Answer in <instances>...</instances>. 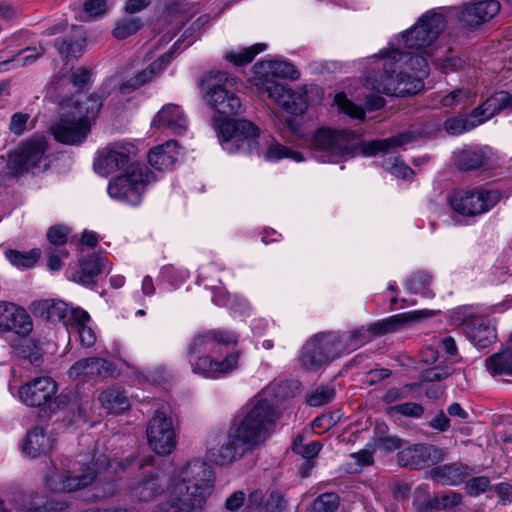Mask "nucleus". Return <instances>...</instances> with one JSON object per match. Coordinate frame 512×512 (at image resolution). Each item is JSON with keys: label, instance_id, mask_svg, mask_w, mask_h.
I'll list each match as a JSON object with an SVG mask.
<instances>
[{"label": "nucleus", "instance_id": "nucleus-10", "mask_svg": "<svg viewBox=\"0 0 512 512\" xmlns=\"http://www.w3.org/2000/svg\"><path fill=\"white\" fill-rule=\"evenodd\" d=\"M501 198L498 190H466L455 192L449 197L452 209L464 216H476L493 208Z\"/></svg>", "mask_w": 512, "mask_h": 512}, {"label": "nucleus", "instance_id": "nucleus-47", "mask_svg": "<svg viewBox=\"0 0 512 512\" xmlns=\"http://www.w3.org/2000/svg\"><path fill=\"white\" fill-rule=\"evenodd\" d=\"M384 411L392 419H399L400 417L418 419L423 416L424 407L415 402H403L394 406H387Z\"/></svg>", "mask_w": 512, "mask_h": 512}, {"label": "nucleus", "instance_id": "nucleus-33", "mask_svg": "<svg viewBox=\"0 0 512 512\" xmlns=\"http://www.w3.org/2000/svg\"><path fill=\"white\" fill-rule=\"evenodd\" d=\"M9 345L18 357L28 360L33 366L38 367L42 363L39 340L29 338V335H16L9 341Z\"/></svg>", "mask_w": 512, "mask_h": 512}, {"label": "nucleus", "instance_id": "nucleus-34", "mask_svg": "<svg viewBox=\"0 0 512 512\" xmlns=\"http://www.w3.org/2000/svg\"><path fill=\"white\" fill-rule=\"evenodd\" d=\"M416 139V134L412 131L401 132L397 135L366 142L362 146V152L366 156H374L379 152H386L391 148L401 147Z\"/></svg>", "mask_w": 512, "mask_h": 512}, {"label": "nucleus", "instance_id": "nucleus-11", "mask_svg": "<svg viewBox=\"0 0 512 512\" xmlns=\"http://www.w3.org/2000/svg\"><path fill=\"white\" fill-rule=\"evenodd\" d=\"M444 17L436 12L425 13L418 22L402 34L404 45L409 49H423L434 43L444 29Z\"/></svg>", "mask_w": 512, "mask_h": 512}, {"label": "nucleus", "instance_id": "nucleus-35", "mask_svg": "<svg viewBox=\"0 0 512 512\" xmlns=\"http://www.w3.org/2000/svg\"><path fill=\"white\" fill-rule=\"evenodd\" d=\"M256 74L261 75L258 79L286 78L296 80L299 72L296 67L286 61H268L255 65Z\"/></svg>", "mask_w": 512, "mask_h": 512}, {"label": "nucleus", "instance_id": "nucleus-55", "mask_svg": "<svg viewBox=\"0 0 512 512\" xmlns=\"http://www.w3.org/2000/svg\"><path fill=\"white\" fill-rule=\"evenodd\" d=\"M335 397V389L332 386L321 385L315 388L307 397V404L311 407H319L330 403Z\"/></svg>", "mask_w": 512, "mask_h": 512}, {"label": "nucleus", "instance_id": "nucleus-43", "mask_svg": "<svg viewBox=\"0 0 512 512\" xmlns=\"http://www.w3.org/2000/svg\"><path fill=\"white\" fill-rule=\"evenodd\" d=\"M314 340L319 344V348L325 355V358H327V362L345 353L344 344L341 342V337L337 333L328 332L318 334L314 337Z\"/></svg>", "mask_w": 512, "mask_h": 512}, {"label": "nucleus", "instance_id": "nucleus-45", "mask_svg": "<svg viewBox=\"0 0 512 512\" xmlns=\"http://www.w3.org/2000/svg\"><path fill=\"white\" fill-rule=\"evenodd\" d=\"M300 361L302 366L308 370L317 369L321 365L328 363L327 358H325V355L321 352L319 344L314 338L310 339L304 345Z\"/></svg>", "mask_w": 512, "mask_h": 512}, {"label": "nucleus", "instance_id": "nucleus-46", "mask_svg": "<svg viewBox=\"0 0 512 512\" xmlns=\"http://www.w3.org/2000/svg\"><path fill=\"white\" fill-rule=\"evenodd\" d=\"M6 259L19 268H32L41 257V250L33 248L27 252L8 248L4 252Z\"/></svg>", "mask_w": 512, "mask_h": 512}, {"label": "nucleus", "instance_id": "nucleus-2", "mask_svg": "<svg viewBox=\"0 0 512 512\" xmlns=\"http://www.w3.org/2000/svg\"><path fill=\"white\" fill-rule=\"evenodd\" d=\"M383 71L369 77L365 85L378 93L404 97L423 88L422 78L429 74L427 59L418 54L391 50L382 55Z\"/></svg>", "mask_w": 512, "mask_h": 512}, {"label": "nucleus", "instance_id": "nucleus-12", "mask_svg": "<svg viewBox=\"0 0 512 512\" xmlns=\"http://www.w3.org/2000/svg\"><path fill=\"white\" fill-rule=\"evenodd\" d=\"M447 454V450L439 446L430 443H418L398 451L397 463L400 467L421 470L443 462Z\"/></svg>", "mask_w": 512, "mask_h": 512}, {"label": "nucleus", "instance_id": "nucleus-56", "mask_svg": "<svg viewBox=\"0 0 512 512\" xmlns=\"http://www.w3.org/2000/svg\"><path fill=\"white\" fill-rule=\"evenodd\" d=\"M405 441L395 435H378L373 439L374 449L391 453L396 450L404 449Z\"/></svg>", "mask_w": 512, "mask_h": 512}, {"label": "nucleus", "instance_id": "nucleus-25", "mask_svg": "<svg viewBox=\"0 0 512 512\" xmlns=\"http://www.w3.org/2000/svg\"><path fill=\"white\" fill-rule=\"evenodd\" d=\"M504 109L512 110V94L501 90L493 93L482 104L471 111V116L481 125Z\"/></svg>", "mask_w": 512, "mask_h": 512}, {"label": "nucleus", "instance_id": "nucleus-27", "mask_svg": "<svg viewBox=\"0 0 512 512\" xmlns=\"http://www.w3.org/2000/svg\"><path fill=\"white\" fill-rule=\"evenodd\" d=\"M86 43V34L82 26H73L70 33L57 38L54 46L64 61L82 55Z\"/></svg>", "mask_w": 512, "mask_h": 512}, {"label": "nucleus", "instance_id": "nucleus-38", "mask_svg": "<svg viewBox=\"0 0 512 512\" xmlns=\"http://www.w3.org/2000/svg\"><path fill=\"white\" fill-rule=\"evenodd\" d=\"M102 107V101L98 94H90L82 101H73L72 99L63 102L61 109L73 110L77 115L82 116V119L90 121L94 119Z\"/></svg>", "mask_w": 512, "mask_h": 512}, {"label": "nucleus", "instance_id": "nucleus-7", "mask_svg": "<svg viewBox=\"0 0 512 512\" xmlns=\"http://www.w3.org/2000/svg\"><path fill=\"white\" fill-rule=\"evenodd\" d=\"M154 180L155 176L148 167L131 165L124 174L109 182L107 191L112 198L138 205L146 186Z\"/></svg>", "mask_w": 512, "mask_h": 512}, {"label": "nucleus", "instance_id": "nucleus-57", "mask_svg": "<svg viewBox=\"0 0 512 512\" xmlns=\"http://www.w3.org/2000/svg\"><path fill=\"white\" fill-rule=\"evenodd\" d=\"M341 342L344 344V351L355 350L368 341L366 332L363 329H357L349 333L340 335Z\"/></svg>", "mask_w": 512, "mask_h": 512}, {"label": "nucleus", "instance_id": "nucleus-28", "mask_svg": "<svg viewBox=\"0 0 512 512\" xmlns=\"http://www.w3.org/2000/svg\"><path fill=\"white\" fill-rule=\"evenodd\" d=\"M159 9L163 23L167 25L175 23L177 31L192 15L190 13L192 6L187 0H160Z\"/></svg>", "mask_w": 512, "mask_h": 512}, {"label": "nucleus", "instance_id": "nucleus-16", "mask_svg": "<svg viewBox=\"0 0 512 512\" xmlns=\"http://www.w3.org/2000/svg\"><path fill=\"white\" fill-rule=\"evenodd\" d=\"M95 478L96 472L91 467L79 474L50 470L45 476V486L53 493L73 492L89 486Z\"/></svg>", "mask_w": 512, "mask_h": 512}, {"label": "nucleus", "instance_id": "nucleus-9", "mask_svg": "<svg viewBox=\"0 0 512 512\" xmlns=\"http://www.w3.org/2000/svg\"><path fill=\"white\" fill-rule=\"evenodd\" d=\"M150 448L158 455H169L176 447V433L168 408L154 412L147 426Z\"/></svg>", "mask_w": 512, "mask_h": 512}, {"label": "nucleus", "instance_id": "nucleus-42", "mask_svg": "<svg viewBox=\"0 0 512 512\" xmlns=\"http://www.w3.org/2000/svg\"><path fill=\"white\" fill-rule=\"evenodd\" d=\"M466 468L461 463L440 465L430 470L432 479L440 480L443 484L457 485L462 482Z\"/></svg>", "mask_w": 512, "mask_h": 512}, {"label": "nucleus", "instance_id": "nucleus-59", "mask_svg": "<svg viewBox=\"0 0 512 512\" xmlns=\"http://www.w3.org/2000/svg\"><path fill=\"white\" fill-rule=\"evenodd\" d=\"M31 119L30 114L16 112L10 118L9 131L15 136H22Z\"/></svg>", "mask_w": 512, "mask_h": 512}, {"label": "nucleus", "instance_id": "nucleus-14", "mask_svg": "<svg viewBox=\"0 0 512 512\" xmlns=\"http://www.w3.org/2000/svg\"><path fill=\"white\" fill-rule=\"evenodd\" d=\"M256 87L262 97H267L291 114H301L307 108L303 94L294 92L284 84L272 79H257Z\"/></svg>", "mask_w": 512, "mask_h": 512}, {"label": "nucleus", "instance_id": "nucleus-60", "mask_svg": "<svg viewBox=\"0 0 512 512\" xmlns=\"http://www.w3.org/2000/svg\"><path fill=\"white\" fill-rule=\"evenodd\" d=\"M70 229L65 225H55L49 228L47 240L50 244L61 247L66 244Z\"/></svg>", "mask_w": 512, "mask_h": 512}, {"label": "nucleus", "instance_id": "nucleus-44", "mask_svg": "<svg viewBox=\"0 0 512 512\" xmlns=\"http://www.w3.org/2000/svg\"><path fill=\"white\" fill-rule=\"evenodd\" d=\"M44 52L42 46L20 50L14 57L0 62V71L8 70L11 64L14 68L27 66L39 59Z\"/></svg>", "mask_w": 512, "mask_h": 512}, {"label": "nucleus", "instance_id": "nucleus-50", "mask_svg": "<svg viewBox=\"0 0 512 512\" xmlns=\"http://www.w3.org/2000/svg\"><path fill=\"white\" fill-rule=\"evenodd\" d=\"M339 505V496L334 492H326L314 499L308 512H338Z\"/></svg>", "mask_w": 512, "mask_h": 512}, {"label": "nucleus", "instance_id": "nucleus-19", "mask_svg": "<svg viewBox=\"0 0 512 512\" xmlns=\"http://www.w3.org/2000/svg\"><path fill=\"white\" fill-rule=\"evenodd\" d=\"M132 148L130 145L123 144L103 148L94 160V170L102 176H108L121 169L129 162Z\"/></svg>", "mask_w": 512, "mask_h": 512}, {"label": "nucleus", "instance_id": "nucleus-18", "mask_svg": "<svg viewBox=\"0 0 512 512\" xmlns=\"http://www.w3.org/2000/svg\"><path fill=\"white\" fill-rule=\"evenodd\" d=\"M178 40L169 51L162 54L159 58L153 61L145 69L139 71L130 78L123 80L118 85V90L121 94H130L145 84L151 82L154 78L158 77L169 65L173 58L174 51L178 45Z\"/></svg>", "mask_w": 512, "mask_h": 512}, {"label": "nucleus", "instance_id": "nucleus-6", "mask_svg": "<svg viewBox=\"0 0 512 512\" xmlns=\"http://www.w3.org/2000/svg\"><path fill=\"white\" fill-rule=\"evenodd\" d=\"M354 140L353 132L322 127L313 134L309 147L321 162H339L352 156Z\"/></svg>", "mask_w": 512, "mask_h": 512}, {"label": "nucleus", "instance_id": "nucleus-30", "mask_svg": "<svg viewBox=\"0 0 512 512\" xmlns=\"http://www.w3.org/2000/svg\"><path fill=\"white\" fill-rule=\"evenodd\" d=\"M187 125L188 122L186 116L181 108L175 104L165 105L152 121V126H163L176 134L184 132Z\"/></svg>", "mask_w": 512, "mask_h": 512}, {"label": "nucleus", "instance_id": "nucleus-64", "mask_svg": "<svg viewBox=\"0 0 512 512\" xmlns=\"http://www.w3.org/2000/svg\"><path fill=\"white\" fill-rule=\"evenodd\" d=\"M490 487V481L487 477H473L466 483V490L470 496H478L487 491Z\"/></svg>", "mask_w": 512, "mask_h": 512}, {"label": "nucleus", "instance_id": "nucleus-51", "mask_svg": "<svg viewBox=\"0 0 512 512\" xmlns=\"http://www.w3.org/2000/svg\"><path fill=\"white\" fill-rule=\"evenodd\" d=\"M265 44H255L248 48H244L239 52H229L225 55L227 61L236 66H244L254 59V57L265 49Z\"/></svg>", "mask_w": 512, "mask_h": 512}, {"label": "nucleus", "instance_id": "nucleus-53", "mask_svg": "<svg viewBox=\"0 0 512 512\" xmlns=\"http://www.w3.org/2000/svg\"><path fill=\"white\" fill-rule=\"evenodd\" d=\"M142 27V21L138 17H128L117 22L112 34L119 40L135 34Z\"/></svg>", "mask_w": 512, "mask_h": 512}, {"label": "nucleus", "instance_id": "nucleus-17", "mask_svg": "<svg viewBox=\"0 0 512 512\" xmlns=\"http://www.w3.org/2000/svg\"><path fill=\"white\" fill-rule=\"evenodd\" d=\"M32 330L33 321L24 308L12 302L0 301V333L30 335Z\"/></svg>", "mask_w": 512, "mask_h": 512}, {"label": "nucleus", "instance_id": "nucleus-3", "mask_svg": "<svg viewBox=\"0 0 512 512\" xmlns=\"http://www.w3.org/2000/svg\"><path fill=\"white\" fill-rule=\"evenodd\" d=\"M238 336L228 330L213 329L193 337L187 348L188 361L194 374L217 379L229 374L238 367L240 352L234 351L218 361L212 357L220 353L221 347L235 346Z\"/></svg>", "mask_w": 512, "mask_h": 512}, {"label": "nucleus", "instance_id": "nucleus-61", "mask_svg": "<svg viewBox=\"0 0 512 512\" xmlns=\"http://www.w3.org/2000/svg\"><path fill=\"white\" fill-rule=\"evenodd\" d=\"M474 95L475 94H472L471 91L467 89H455L443 96L440 102L444 107H454L462 102H465L468 98Z\"/></svg>", "mask_w": 512, "mask_h": 512}, {"label": "nucleus", "instance_id": "nucleus-1", "mask_svg": "<svg viewBox=\"0 0 512 512\" xmlns=\"http://www.w3.org/2000/svg\"><path fill=\"white\" fill-rule=\"evenodd\" d=\"M278 418L279 413L270 401L256 400L249 410L233 419L220 447L210 450L211 460L219 465L229 464L261 446Z\"/></svg>", "mask_w": 512, "mask_h": 512}, {"label": "nucleus", "instance_id": "nucleus-49", "mask_svg": "<svg viewBox=\"0 0 512 512\" xmlns=\"http://www.w3.org/2000/svg\"><path fill=\"white\" fill-rule=\"evenodd\" d=\"M264 158L268 161H277L283 158H290L295 162L304 161L302 153L293 151L275 141L268 145L264 153Z\"/></svg>", "mask_w": 512, "mask_h": 512}, {"label": "nucleus", "instance_id": "nucleus-15", "mask_svg": "<svg viewBox=\"0 0 512 512\" xmlns=\"http://www.w3.org/2000/svg\"><path fill=\"white\" fill-rule=\"evenodd\" d=\"M60 119L51 126L54 138L61 143L77 145L82 143L90 132V123L73 110H62Z\"/></svg>", "mask_w": 512, "mask_h": 512}, {"label": "nucleus", "instance_id": "nucleus-40", "mask_svg": "<svg viewBox=\"0 0 512 512\" xmlns=\"http://www.w3.org/2000/svg\"><path fill=\"white\" fill-rule=\"evenodd\" d=\"M467 334L475 345L481 348L489 346L496 338L494 328L485 318L473 319L468 326Z\"/></svg>", "mask_w": 512, "mask_h": 512}, {"label": "nucleus", "instance_id": "nucleus-21", "mask_svg": "<svg viewBox=\"0 0 512 512\" xmlns=\"http://www.w3.org/2000/svg\"><path fill=\"white\" fill-rule=\"evenodd\" d=\"M500 3L497 0H480L465 5L459 19L469 27H478L494 18L500 11Z\"/></svg>", "mask_w": 512, "mask_h": 512}, {"label": "nucleus", "instance_id": "nucleus-4", "mask_svg": "<svg viewBox=\"0 0 512 512\" xmlns=\"http://www.w3.org/2000/svg\"><path fill=\"white\" fill-rule=\"evenodd\" d=\"M206 467L199 462L189 463L174 484L170 500L156 505L152 512H192L200 509L211 492L212 485L205 479Z\"/></svg>", "mask_w": 512, "mask_h": 512}, {"label": "nucleus", "instance_id": "nucleus-36", "mask_svg": "<svg viewBox=\"0 0 512 512\" xmlns=\"http://www.w3.org/2000/svg\"><path fill=\"white\" fill-rule=\"evenodd\" d=\"M52 445L53 441L45 434L44 429L35 427L27 433L22 444V450L31 457H37L41 454L48 453Z\"/></svg>", "mask_w": 512, "mask_h": 512}, {"label": "nucleus", "instance_id": "nucleus-24", "mask_svg": "<svg viewBox=\"0 0 512 512\" xmlns=\"http://www.w3.org/2000/svg\"><path fill=\"white\" fill-rule=\"evenodd\" d=\"M433 315L434 311L427 309L397 314L385 320L371 324L368 327L367 332L378 336L393 333L399 330L407 323L419 321L421 319L428 318Z\"/></svg>", "mask_w": 512, "mask_h": 512}, {"label": "nucleus", "instance_id": "nucleus-23", "mask_svg": "<svg viewBox=\"0 0 512 512\" xmlns=\"http://www.w3.org/2000/svg\"><path fill=\"white\" fill-rule=\"evenodd\" d=\"M491 150L485 147H467L454 154L455 166L462 172L477 171L490 165Z\"/></svg>", "mask_w": 512, "mask_h": 512}, {"label": "nucleus", "instance_id": "nucleus-48", "mask_svg": "<svg viewBox=\"0 0 512 512\" xmlns=\"http://www.w3.org/2000/svg\"><path fill=\"white\" fill-rule=\"evenodd\" d=\"M478 120L471 116H456L448 118L444 122V130L450 135H460L463 132L470 131L479 126Z\"/></svg>", "mask_w": 512, "mask_h": 512}, {"label": "nucleus", "instance_id": "nucleus-26", "mask_svg": "<svg viewBox=\"0 0 512 512\" xmlns=\"http://www.w3.org/2000/svg\"><path fill=\"white\" fill-rule=\"evenodd\" d=\"M114 372V366L111 362L98 357H89L75 362L69 369L70 378L78 379L81 376L107 377Z\"/></svg>", "mask_w": 512, "mask_h": 512}, {"label": "nucleus", "instance_id": "nucleus-39", "mask_svg": "<svg viewBox=\"0 0 512 512\" xmlns=\"http://www.w3.org/2000/svg\"><path fill=\"white\" fill-rule=\"evenodd\" d=\"M485 367L491 375L509 380L512 377V346L488 357Z\"/></svg>", "mask_w": 512, "mask_h": 512}, {"label": "nucleus", "instance_id": "nucleus-58", "mask_svg": "<svg viewBox=\"0 0 512 512\" xmlns=\"http://www.w3.org/2000/svg\"><path fill=\"white\" fill-rule=\"evenodd\" d=\"M335 104L340 108L342 112L355 119H363L365 116L364 110L352 103L347 99L344 93L336 94L334 98Z\"/></svg>", "mask_w": 512, "mask_h": 512}, {"label": "nucleus", "instance_id": "nucleus-62", "mask_svg": "<svg viewBox=\"0 0 512 512\" xmlns=\"http://www.w3.org/2000/svg\"><path fill=\"white\" fill-rule=\"evenodd\" d=\"M287 502L280 491L274 490L269 494L265 503L266 512H285Z\"/></svg>", "mask_w": 512, "mask_h": 512}, {"label": "nucleus", "instance_id": "nucleus-5", "mask_svg": "<svg viewBox=\"0 0 512 512\" xmlns=\"http://www.w3.org/2000/svg\"><path fill=\"white\" fill-rule=\"evenodd\" d=\"M236 81L235 77H230L226 72L211 71L199 82L201 89L206 91L208 104L221 116V123L243 111L240 98L231 90Z\"/></svg>", "mask_w": 512, "mask_h": 512}, {"label": "nucleus", "instance_id": "nucleus-41", "mask_svg": "<svg viewBox=\"0 0 512 512\" xmlns=\"http://www.w3.org/2000/svg\"><path fill=\"white\" fill-rule=\"evenodd\" d=\"M99 401L108 413L119 414L129 408V400L125 392L117 387H111L102 391Z\"/></svg>", "mask_w": 512, "mask_h": 512}, {"label": "nucleus", "instance_id": "nucleus-22", "mask_svg": "<svg viewBox=\"0 0 512 512\" xmlns=\"http://www.w3.org/2000/svg\"><path fill=\"white\" fill-rule=\"evenodd\" d=\"M165 480L160 472L145 474L128 486L130 496L138 502H149L163 493Z\"/></svg>", "mask_w": 512, "mask_h": 512}, {"label": "nucleus", "instance_id": "nucleus-20", "mask_svg": "<svg viewBox=\"0 0 512 512\" xmlns=\"http://www.w3.org/2000/svg\"><path fill=\"white\" fill-rule=\"evenodd\" d=\"M56 391V383L50 377H38L22 385L19 396L27 406L40 407L49 402Z\"/></svg>", "mask_w": 512, "mask_h": 512}, {"label": "nucleus", "instance_id": "nucleus-32", "mask_svg": "<svg viewBox=\"0 0 512 512\" xmlns=\"http://www.w3.org/2000/svg\"><path fill=\"white\" fill-rule=\"evenodd\" d=\"M107 264L106 257L89 255L80 261L79 269L73 273L72 279L83 285L94 284L95 278L106 269Z\"/></svg>", "mask_w": 512, "mask_h": 512}, {"label": "nucleus", "instance_id": "nucleus-63", "mask_svg": "<svg viewBox=\"0 0 512 512\" xmlns=\"http://www.w3.org/2000/svg\"><path fill=\"white\" fill-rule=\"evenodd\" d=\"M385 168L392 175L403 179H409L414 174V171L408 165L397 158L394 159L393 163L385 162Z\"/></svg>", "mask_w": 512, "mask_h": 512}, {"label": "nucleus", "instance_id": "nucleus-52", "mask_svg": "<svg viewBox=\"0 0 512 512\" xmlns=\"http://www.w3.org/2000/svg\"><path fill=\"white\" fill-rule=\"evenodd\" d=\"M430 283L431 276L424 271H418L407 280L406 286L412 293L433 297L434 294L428 289Z\"/></svg>", "mask_w": 512, "mask_h": 512}, {"label": "nucleus", "instance_id": "nucleus-31", "mask_svg": "<svg viewBox=\"0 0 512 512\" xmlns=\"http://www.w3.org/2000/svg\"><path fill=\"white\" fill-rule=\"evenodd\" d=\"M180 154L177 141L169 140L150 150L148 153V162L155 169L164 171L174 165Z\"/></svg>", "mask_w": 512, "mask_h": 512}, {"label": "nucleus", "instance_id": "nucleus-54", "mask_svg": "<svg viewBox=\"0 0 512 512\" xmlns=\"http://www.w3.org/2000/svg\"><path fill=\"white\" fill-rule=\"evenodd\" d=\"M418 388L415 383L405 384L401 387H390L385 391L382 396V402L388 406H393V403L402 401L410 396L412 391Z\"/></svg>", "mask_w": 512, "mask_h": 512}, {"label": "nucleus", "instance_id": "nucleus-29", "mask_svg": "<svg viewBox=\"0 0 512 512\" xmlns=\"http://www.w3.org/2000/svg\"><path fill=\"white\" fill-rule=\"evenodd\" d=\"M10 501L17 509L35 512L41 509L45 510H64L67 507L65 502H44L43 498L34 491H16L13 493Z\"/></svg>", "mask_w": 512, "mask_h": 512}, {"label": "nucleus", "instance_id": "nucleus-13", "mask_svg": "<svg viewBox=\"0 0 512 512\" xmlns=\"http://www.w3.org/2000/svg\"><path fill=\"white\" fill-rule=\"evenodd\" d=\"M47 142L44 138H32L24 142L18 150L10 155L8 169L15 176L24 173H35L40 168V163L45 157Z\"/></svg>", "mask_w": 512, "mask_h": 512}, {"label": "nucleus", "instance_id": "nucleus-37", "mask_svg": "<svg viewBox=\"0 0 512 512\" xmlns=\"http://www.w3.org/2000/svg\"><path fill=\"white\" fill-rule=\"evenodd\" d=\"M33 311L35 314L50 321H63L66 320L70 309L65 302L61 300L47 299L33 303Z\"/></svg>", "mask_w": 512, "mask_h": 512}, {"label": "nucleus", "instance_id": "nucleus-8", "mask_svg": "<svg viewBox=\"0 0 512 512\" xmlns=\"http://www.w3.org/2000/svg\"><path fill=\"white\" fill-rule=\"evenodd\" d=\"M223 149L229 153L243 151L252 153L258 150L260 129L244 119H230L218 124Z\"/></svg>", "mask_w": 512, "mask_h": 512}]
</instances>
